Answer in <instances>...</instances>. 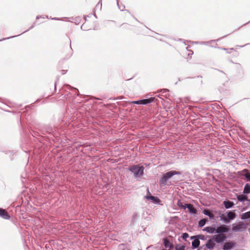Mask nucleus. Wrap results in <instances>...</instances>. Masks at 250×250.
I'll use <instances>...</instances> for the list:
<instances>
[{
	"label": "nucleus",
	"instance_id": "f257e3e1",
	"mask_svg": "<svg viewBox=\"0 0 250 250\" xmlns=\"http://www.w3.org/2000/svg\"><path fill=\"white\" fill-rule=\"evenodd\" d=\"M247 228L246 224L243 222H239L232 225V230L233 232L243 231Z\"/></svg>",
	"mask_w": 250,
	"mask_h": 250
},
{
	"label": "nucleus",
	"instance_id": "f03ea898",
	"mask_svg": "<svg viewBox=\"0 0 250 250\" xmlns=\"http://www.w3.org/2000/svg\"><path fill=\"white\" fill-rule=\"evenodd\" d=\"M129 169L134 174L135 177L141 176L143 175L144 172V167L138 166H131L129 168Z\"/></svg>",
	"mask_w": 250,
	"mask_h": 250
},
{
	"label": "nucleus",
	"instance_id": "7ed1b4c3",
	"mask_svg": "<svg viewBox=\"0 0 250 250\" xmlns=\"http://www.w3.org/2000/svg\"><path fill=\"white\" fill-rule=\"evenodd\" d=\"M236 215L234 211H228L227 212V216H224V215H222L221 220L224 221L226 223H229L230 220H232L236 218Z\"/></svg>",
	"mask_w": 250,
	"mask_h": 250
},
{
	"label": "nucleus",
	"instance_id": "20e7f679",
	"mask_svg": "<svg viewBox=\"0 0 250 250\" xmlns=\"http://www.w3.org/2000/svg\"><path fill=\"white\" fill-rule=\"evenodd\" d=\"M179 174V172L175 171H170L163 175L160 180V183L162 185H165L167 180L172 177L173 175Z\"/></svg>",
	"mask_w": 250,
	"mask_h": 250
},
{
	"label": "nucleus",
	"instance_id": "39448f33",
	"mask_svg": "<svg viewBox=\"0 0 250 250\" xmlns=\"http://www.w3.org/2000/svg\"><path fill=\"white\" fill-rule=\"evenodd\" d=\"M213 238L214 239V241L215 242L217 243H221L225 240L226 236L224 234H218L214 235Z\"/></svg>",
	"mask_w": 250,
	"mask_h": 250
},
{
	"label": "nucleus",
	"instance_id": "423d86ee",
	"mask_svg": "<svg viewBox=\"0 0 250 250\" xmlns=\"http://www.w3.org/2000/svg\"><path fill=\"white\" fill-rule=\"evenodd\" d=\"M153 98H151L147 99H144L139 101H134L132 102V103L134 104H147L150 103L153 101Z\"/></svg>",
	"mask_w": 250,
	"mask_h": 250
},
{
	"label": "nucleus",
	"instance_id": "0eeeda50",
	"mask_svg": "<svg viewBox=\"0 0 250 250\" xmlns=\"http://www.w3.org/2000/svg\"><path fill=\"white\" fill-rule=\"evenodd\" d=\"M148 194H147L146 198L148 200H150L152 202L155 204H160V200L159 199L155 196H151L149 192V190L147 189Z\"/></svg>",
	"mask_w": 250,
	"mask_h": 250
},
{
	"label": "nucleus",
	"instance_id": "6e6552de",
	"mask_svg": "<svg viewBox=\"0 0 250 250\" xmlns=\"http://www.w3.org/2000/svg\"><path fill=\"white\" fill-rule=\"evenodd\" d=\"M216 229V233H227L229 232V229L225 225H221L219 227H218Z\"/></svg>",
	"mask_w": 250,
	"mask_h": 250
},
{
	"label": "nucleus",
	"instance_id": "1a4fd4ad",
	"mask_svg": "<svg viewBox=\"0 0 250 250\" xmlns=\"http://www.w3.org/2000/svg\"><path fill=\"white\" fill-rule=\"evenodd\" d=\"M182 208L186 209L187 208L189 213L191 214H195L196 209L193 207V206L190 204H186L184 206H182Z\"/></svg>",
	"mask_w": 250,
	"mask_h": 250
},
{
	"label": "nucleus",
	"instance_id": "9d476101",
	"mask_svg": "<svg viewBox=\"0 0 250 250\" xmlns=\"http://www.w3.org/2000/svg\"><path fill=\"white\" fill-rule=\"evenodd\" d=\"M235 246V243L233 242H229L225 243L223 245L224 250H230Z\"/></svg>",
	"mask_w": 250,
	"mask_h": 250
},
{
	"label": "nucleus",
	"instance_id": "9b49d317",
	"mask_svg": "<svg viewBox=\"0 0 250 250\" xmlns=\"http://www.w3.org/2000/svg\"><path fill=\"white\" fill-rule=\"evenodd\" d=\"M215 245V242L213 238L209 239L206 244L207 248L208 249H212Z\"/></svg>",
	"mask_w": 250,
	"mask_h": 250
},
{
	"label": "nucleus",
	"instance_id": "f8f14e48",
	"mask_svg": "<svg viewBox=\"0 0 250 250\" xmlns=\"http://www.w3.org/2000/svg\"><path fill=\"white\" fill-rule=\"evenodd\" d=\"M0 216L6 219L10 218V216L8 215V213L4 209L2 208H0Z\"/></svg>",
	"mask_w": 250,
	"mask_h": 250
},
{
	"label": "nucleus",
	"instance_id": "ddd939ff",
	"mask_svg": "<svg viewBox=\"0 0 250 250\" xmlns=\"http://www.w3.org/2000/svg\"><path fill=\"white\" fill-rule=\"evenodd\" d=\"M242 175L247 179V181H250V173L247 169H244L242 171Z\"/></svg>",
	"mask_w": 250,
	"mask_h": 250
},
{
	"label": "nucleus",
	"instance_id": "4468645a",
	"mask_svg": "<svg viewBox=\"0 0 250 250\" xmlns=\"http://www.w3.org/2000/svg\"><path fill=\"white\" fill-rule=\"evenodd\" d=\"M237 199L239 201L241 202H244L245 201H248L247 196L243 194L238 195L237 196Z\"/></svg>",
	"mask_w": 250,
	"mask_h": 250
},
{
	"label": "nucleus",
	"instance_id": "2eb2a0df",
	"mask_svg": "<svg viewBox=\"0 0 250 250\" xmlns=\"http://www.w3.org/2000/svg\"><path fill=\"white\" fill-rule=\"evenodd\" d=\"M223 205L225 208L228 209L232 208L234 204L233 202L229 201H225L223 202Z\"/></svg>",
	"mask_w": 250,
	"mask_h": 250
},
{
	"label": "nucleus",
	"instance_id": "dca6fc26",
	"mask_svg": "<svg viewBox=\"0 0 250 250\" xmlns=\"http://www.w3.org/2000/svg\"><path fill=\"white\" fill-rule=\"evenodd\" d=\"M204 230L211 234L216 232L215 228L212 227H207L204 229Z\"/></svg>",
	"mask_w": 250,
	"mask_h": 250
},
{
	"label": "nucleus",
	"instance_id": "f3484780",
	"mask_svg": "<svg viewBox=\"0 0 250 250\" xmlns=\"http://www.w3.org/2000/svg\"><path fill=\"white\" fill-rule=\"evenodd\" d=\"M164 244L165 247L167 248H171L172 247V244L167 239H164Z\"/></svg>",
	"mask_w": 250,
	"mask_h": 250
},
{
	"label": "nucleus",
	"instance_id": "a211bd4d",
	"mask_svg": "<svg viewBox=\"0 0 250 250\" xmlns=\"http://www.w3.org/2000/svg\"><path fill=\"white\" fill-rule=\"evenodd\" d=\"M243 193L245 194H249L250 193V185L249 184H247L245 185Z\"/></svg>",
	"mask_w": 250,
	"mask_h": 250
},
{
	"label": "nucleus",
	"instance_id": "6ab92c4d",
	"mask_svg": "<svg viewBox=\"0 0 250 250\" xmlns=\"http://www.w3.org/2000/svg\"><path fill=\"white\" fill-rule=\"evenodd\" d=\"M200 245V241L197 238L194 239L192 242V246L194 248H197Z\"/></svg>",
	"mask_w": 250,
	"mask_h": 250
},
{
	"label": "nucleus",
	"instance_id": "aec40b11",
	"mask_svg": "<svg viewBox=\"0 0 250 250\" xmlns=\"http://www.w3.org/2000/svg\"><path fill=\"white\" fill-rule=\"evenodd\" d=\"M241 218L244 220L250 219V210L243 213L241 216Z\"/></svg>",
	"mask_w": 250,
	"mask_h": 250
},
{
	"label": "nucleus",
	"instance_id": "412c9836",
	"mask_svg": "<svg viewBox=\"0 0 250 250\" xmlns=\"http://www.w3.org/2000/svg\"><path fill=\"white\" fill-rule=\"evenodd\" d=\"M203 213L204 214L208 216L210 219L214 218V215L208 210H204Z\"/></svg>",
	"mask_w": 250,
	"mask_h": 250
},
{
	"label": "nucleus",
	"instance_id": "4be33fe9",
	"mask_svg": "<svg viewBox=\"0 0 250 250\" xmlns=\"http://www.w3.org/2000/svg\"><path fill=\"white\" fill-rule=\"evenodd\" d=\"M206 221H207V219H203L201 220L199 222V226L201 227H203L205 225Z\"/></svg>",
	"mask_w": 250,
	"mask_h": 250
},
{
	"label": "nucleus",
	"instance_id": "5701e85b",
	"mask_svg": "<svg viewBox=\"0 0 250 250\" xmlns=\"http://www.w3.org/2000/svg\"><path fill=\"white\" fill-rule=\"evenodd\" d=\"M176 250H185V247L181 245H176L175 247Z\"/></svg>",
	"mask_w": 250,
	"mask_h": 250
},
{
	"label": "nucleus",
	"instance_id": "b1692460",
	"mask_svg": "<svg viewBox=\"0 0 250 250\" xmlns=\"http://www.w3.org/2000/svg\"><path fill=\"white\" fill-rule=\"evenodd\" d=\"M194 237L197 238L198 239V240L199 239H201V240L206 239L205 236L203 235H197L196 236H194Z\"/></svg>",
	"mask_w": 250,
	"mask_h": 250
},
{
	"label": "nucleus",
	"instance_id": "393cba45",
	"mask_svg": "<svg viewBox=\"0 0 250 250\" xmlns=\"http://www.w3.org/2000/svg\"><path fill=\"white\" fill-rule=\"evenodd\" d=\"M182 237L184 240H186V239L188 237V235L187 233H184L182 234Z\"/></svg>",
	"mask_w": 250,
	"mask_h": 250
},
{
	"label": "nucleus",
	"instance_id": "a878e982",
	"mask_svg": "<svg viewBox=\"0 0 250 250\" xmlns=\"http://www.w3.org/2000/svg\"><path fill=\"white\" fill-rule=\"evenodd\" d=\"M177 205H178V206L179 207H181V208H182V206H184V205L182 204V203L181 202H180V201H179V202H178Z\"/></svg>",
	"mask_w": 250,
	"mask_h": 250
},
{
	"label": "nucleus",
	"instance_id": "bb28decb",
	"mask_svg": "<svg viewBox=\"0 0 250 250\" xmlns=\"http://www.w3.org/2000/svg\"><path fill=\"white\" fill-rule=\"evenodd\" d=\"M193 54V51H191V50H189V53H188V56H190V55H192Z\"/></svg>",
	"mask_w": 250,
	"mask_h": 250
},
{
	"label": "nucleus",
	"instance_id": "cd10ccee",
	"mask_svg": "<svg viewBox=\"0 0 250 250\" xmlns=\"http://www.w3.org/2000/svg\"><path fill=\"white\" fill-rule=\"evenodd\" d=\"M9 38H3V39H2V40H0V41H3V40H6V39H9Z\"/></svg>",
	"mask_w": 250,
	"mask_h": 250
},
{
	"label": "nucleus",
	"instance_id": "c85d7f7f",
	"mask_svg": "<svg viewBox=\"0 0 250 250\" xmlns=\"http://www.w3.org/2000/svg\"><path fill=\"white\" fill-rule=\"evenodd\" d=\"M52 20H59V19L56 18H52Z\"/></svg>",
	"mask_w": 250,
	"mask_h": 250
},
{
	"label": "nucleus",
	"instance_id": "c756f323",
	"mask_svg": "<svg viewBox=\"0 0 250 250\" xmlns=\"http://www.w3.org/2000/svg\"><path fill=\"white\" fill-rule=\"evenodd\" d=\"M249 231H250V230H249Z\"/></svg>",
	"mask_w": 250,
	"mask_h": 250
}]
</instances>
